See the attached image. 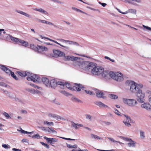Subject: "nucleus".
Here are the masks:
<instances>
[{
  "label": "nucleus",
  "instance_id": "obj_1",
  "mask_svg": "<svg viewBox=\"0 0 151 151\" xmlns=\"http://www.w3.org/2000/svg\"><path fill=\"white\" fill-rule=\"evenodd\" d=\"M129 83L130 84V90L132 92L136 94L138 97L137 100L140 102L142 103L144 102L143 99L145 97V94L142 92L140 88L143 87L142 84H137L133 81H127L126 83Z\"/></svg>",
  "mask_w": 151,
  "mask_h": 151
},
{
  "label": "nucleus",
  "instance_id": "obj_2",
  "mask_svg": "<svg viewBox=\"0 0 151 151\" xmlns=\"http://www.w3.org/2000/svg\"><path fill=\"white\" fill-rule=\"evenodd\" d=\"M85 68L87 70L91 69L92 73L95 75H100L104 71V68L102 67L96 66L95 63L92 62L89 63Z\"/></svg>",
  "mask_w": 151,
  "mask_h": 151
},
{
  "label": "nucleus",
  "instance_id": "obj_3",
  "mask_svg": "<svg viewBox=\"0 0 151 151\" xmlns=\"http://www.w3.org/2000/svg\"><path fill=\"white\" fill-rule=\"evenodd\" d=\"M110 77L117 81H123L124 79L123 74L118 72H110Z\"/></svg>",
  "mask_w": 151,
  "mask_h": 151
},
{
  "label": "nucleus",
  "instance_id": "obj_4",
  "mask_svg": "<svg viewBox=\"0 0 151 151\" xmlns=\"http://www.w3.org/2000/svg\"><path fill=\"white\" fill-rule=\"evenodd\" d=\"M65 84L67 88L72 91L77 90L80 91L81 89H82L83 88V86L80 84H76L75 86L72 87L69 83H65Z\"/></svg>",
  "mask_w": 151,
  "mask_h": 151
},
{
  "label": "nucleus",
  "instance_id": "obj_5",
  "mask_svg": "<svg viewBox=\"0 0 151 151\" xmlns=\"http://www.w3.org/2000/svg\"><path fill=\"white\" fill-rule=\"evenodd\" d=\"M0 68L6 73L10 75L11 74L12 77L16 80H18V78L16 76L13 72L9 68L4 65H0Z\"/></svg>",
  "mask_w": 151,
  "mask_h": 151
},
{
  "label": "nucleus",
  "instance_id": "obj_6",
  "mask_svg": "<svg viewBox=\"0 0 151 151\" xmlns=\"http://www.w3.org/2000/svg\"><path fill=\"white\" fill-rule=\"evenodd\" d=\"M53 54H48V56L50 57H62L65 56V54L63 52L58 50L54 49L53 50Z\"/></svg>",
  "mask_w": 151,
  "mask_h": 151
},
{
  "label": "nucleus",
  "instance_id": "obj_7",
  "mask_svg": "<svg viewBox=\"0 0 151 151\" xmlns=\"http://www.w3.org/2000/svg\"><path fill=\"white\" fill-rule=\"evenodd\" d=\"M123 102L124 103L127 104L131 106H134L137 103V101L134 99H123Z\"/></svg>",
  "mask_w": 151,
  "mask_h": 151
},
{
  "label": "nucleus",
  "instance_id": "obj_8",
  "mask_svg": "<svg viewBox=\"0 0 151 151\" xmlns=\"http://www.w3.org/2000/svg\"><path fill=\"white\" fill-rule=\"evenodd\" d=\"M27 79L29 81H32L34 82L37 81L39 77L37 75L32 73H28Z\"/></svg>",
  "mask_w": 151,
  "mask_h": 151
},
{
  "label": "nucleus",
  "instance_id": "obj_9",
  "mask_svg": "<svg viewBox=\"0 0 151 151\" xmlns=\"http://www.w3.org/2000/svg\"><path fill=\"white\" fill-rule=\"evenodd\" d=\"M127 119L126 121H123V122L126 126L130 127L131 126V124L129 122L131 123H134V122L131 119V118L128 116L125 115Z\"/></svg>",
  "mask_w": 151,
  "mask_h": 151
},
{
  "label": "nucleus",
  "instance_id": "obj_10",
  "mask_svg": "<svg viewBox=\"0 0 151 151\" xmlns=\"http://www.w3.org/2000/svg\"><path fill=\"white\" fill-rule=\"evenodd\" d=\"M65 60H71L72 61H76L78 59V58L74 56H64Z\"/></svg>",
  "mask_w": 151,
  "mask_h": 151
},
{
  "label": "nucleus",
  "instance_id": "obj_11",
  "mask_svg": "<svg viewBox=\"0 0 151 151\" xmlns=\"http://www.w3.org/2000/svg\"><path fill=\"white\" fill-rule=\"evenodd\" d=\"M141 107L148 111H151V105L148 103H145L142 104Z\"/></svg>",
  "mask_w": 151,
  "mask_h": 151
},
{
  "label": "nucleus",
  "instance_id": "obj_12",
  "mask_svg": "<svg viewBox=\"0 0 151 151\" xmlns=\"http://www.w3.org/2000/svg\"><path fill=\"white\" fill-rule=\"evenodd\" d=\"M37 52H42L43 51H47L48 50V48L45 47L43 46H39L38 45Z\"/></svg>",
  "mask_w": 151,
  "mask_h": 151
},
{
  "label": "nucleus",
  "instance_id": "obj_13",
  "mask_svg": "<svg viewBox=\"0 0 151 151\" xmlns=\"http://www.w3.org/2000/svg\"><path fill=\"white\" fill-rule=\"evenodd\" d=\"M44 138L46 139L47 141L50 143H52V142H55L58 141V139L56 138H48L47 137L45 136L44 137Z\"/></svg>",
  "mask_w": 151,
  "mask_h": 151
},
{
  "label": "nucleus",
  "instance_id": "obj_14",
  "mask_svg": "<svg viewBox=\"0 0 151 151\" xmlns=\"http://www.w3.org/2000/svg\"><path fill=\"white\" fill-rule=\"evenodd\" d=\"M57 86L56 81L55 79H52L50 81L49 86L48 87H50L52 88H55Z\"/></svg>",
  "mask_w": 151,
  "mask_h": 151
},
{
  "label": "nucleus",
  "instance_id": "obj_15",
  "mask_svg": "<svg viewBox=\"0 0 151 151\" xmlns=\"http://www.w3.org/2000/svg\"><path fill=\"white\" fill-rule=\"evenodd\" d=\"M41 37H42V39H43V38H45V39H46L48 40H49L50 41H51L52 42H53L55 43L56 44H57L60 45V46H61V47H63L66 49H69V47H67V46H63L62 45H61V44H60V43H58V42H57V41H55V40H52V39H51L49 38H48L47 37H42L41 36Z\"/></svg>",
  "mask_w": 151,
  "mask_h": 151
},
{
  "label": "nucleus",
  "instance_id": "obj_16",
  "mask_svg": "<svg viewBox=\"0 0 151 151\" xmlns=\"http://www.w3.org/2000/svg\"><path fill=\"white\" fill-rule=\"evenodd\" d=\"M101 73L102 76L105 78L106 79L109 78V77H110V72L109 73L108 71L104 70Z\"/></svg>",
  "mask_w": 151,
  "mask_h": 151
},
{
  "label": "nucleus",
  "instance_id": "obj_17",
  "mask_svg": "<svg viewBox=\"0 0 151 151\" xmlns=\"http://www.w3.org/2000/svg\"><path fill=\"white\" fill-rule=\"evenodd\" d=\"M28 73L27 71H17L16 72V73L22 77H24L26 76H27Z\"/></svg>",
  "mask_w": 151,
  "mask_h": 151
},
{
  "label": "nucleus",
  "instance_id": "obj_18",
  "mask_svg": "<svg viewBox=\"0 0 151 151\" xmlns=\"http://www.w3.org/2000/svg\"><path fill=\"white\" fill-rule=\"evenodd\" d=\"M96 95L98 97L104 98V94L102 91L97 90L96 91Z\"/></svg>",
  "mask_w": 151,
  "mask_h": 151
},
{
  "label": "nucleus",
  "instance_id": "obj_19",
  "mask_svg": "<svg viewBox=\"0 0 151 151\" xmlns=\"http://www.w3.org/2000/svg\"><path fill=\"white\" fill-rule=\"evenodd\" d=\"M42 80L44 84L47 86L48 87L49 86L50 81L48 78H42Z\"/></svg>",
  "mask_w": 151,
  "mask_h": 151
},
{
  "label": "nucleus",
  "instance_id": "obj_20",
  "mask_svg": "<svg viewBox=\"0 0 151 151\" xmlns=\"http://www.w3.org/2000/svg\"><path fill=\"white\" fill-rule=\"evenodd\" d=\"M95 104L99 106L100 107H108V106L105 105L103 103H102L100 101H96L95 102Z\"/></svg>",
  "mask_w": 151,
  "mask_h": 151
},
{
  "label": "nucleus",
  "instance_id": "obj_21",
  "mask_svg": "<svg viewBox=\"0 0 151 151\" xmlns=\"http://www.w3.org/2000/svg\"><path fill=\"white\" fill-rule=\"evenodd\" d=\"M119 12L122 14H126L129 12H130L131 13H132L134 14H136V11L135 9H129L128 10V12L126 11L125 12H121L119 10H118Z\"/></svg>",
  "mask_w": 151,
  "mask_h": 151
},
{
  "label": "nucleus",
  "instance_id": "obj_22",
  "mask_svg": "<svg viewBox=\"0 0 151 151\" xmlns=\"http://www.w3.org/2000/svg\"><path fill=\"white\" fill-rule=\"evenodd\" d=\"M20 43L22 44L23 46L25 47H27L29 45V43L27 42L21 40H20Z\"/></svg>",
  "mask_w": 151,
  "mask_h": 151
},
{
  "label": "nucleus",
  "instance_id": "obj_23",
  "mask_svg": "<svg viewBox=\"0 0 151 151\" xmlns=\"http://www.w3.org/2000/svg\"><path fill=\"white\" fill-rule=\"evenodd\" d=\"M59 40L60 41H61V42L65 41V42H69V43L70 44L75 45L76 44H77V43L76 42L71 41H70L68 40H63V39H59Z\"/></svg>",
  "mask_w": 151,
  "mask_h": 151
},
{
  "label": "nucleus",
  "instance_id": "obj_24",
  "mask_svg": "<svg viewBox=\"0 0 151 151\" xmlns=\"http://www.w3.org/2000/svg\"><path fill=\"white\" fill-rule=\"evenodd\" d=\"M48 116L50 117H52L56 119L60 118V117L59 116L53 114H49Z\"/></svg>",
  "mask_w": 151,
  "mask_h": 151
},
{
  "label": "nucleus",
  "instance_id": "obj_25",
  "mask_svg": "<svg viewBox=\"0 0 151 151\" xmlns=\"http://www.w3.org/2000/svg\"><path fill=\"white\" fill-rule=\"evenodd\" d=\"M11 40L15 42H20V39H19L18 38H17L14 37H11Z\"/></svg>",
  "mask_w": 151,
  "mask_h": 151
},
{
  "label": "nucleus",
  "instance_id": "obj_26",
  "mask_svg": "<svg viewBox=\"0 0 151 151\" xmlns=\"http://www.w3.org/2000/svg\"><path fill=\"white\" fill-rule=\"evenodd\" d=\"M72 125L73 127H75V129H78V126L80 127H82L83 126V125H82L81 124H76L74 122L72 124Z\"/></svg>",
  "mask_w": 151,
  "mask_h": 151
},
{
  "label": "nucleus",
  "instance_id": "obj_27",
  "mask_svg": "<svg viewBox=\"0 0 151 151\" xmlns=\"http://www.w3.org/2000/svg\"><path fill=\"white\" fill-rule=\"evenodd\" d=\"M35 10L39 11V12L42 13H43L44 14L47 15L48 14L47 12L46 11H45L43 9H38L37 8H36L35 9Z\"/></svg>",
  "mask_w": 151,
  "mask_h": 151
},
{
  "label": "nucleus",
  "instance_id": "obj_28",
  "mask_svg": "<svg viewBox=\"0 0 151 151\" xmlns=\"http://www.w3.org/2000/svg\"><path fill=\"white\" fill-rule=\"evenodd\" d=\"M39 21H40L41 22H42L44 23H46V24H51V25H53L54 27H57V26H56L55 25L53 24L51 22H49L46 21L45 20H40Z\"/></svg>",
  "mask_w": 151,
  "mask_h": 151
},
{
  "label": "nucleus",
  "instance_id": "obj_29",
  "mask_svg": "<svg viewBox=\"0 0 151 151\" xmlns=\"http://www.w3.org/2000/svg\"><path fill=\"white\" fill-rule=\"evenodd\" d=\"M38 45L37 46H36L35 45H34L31 44L30 45V48L34 50L37 51V50H38Z\"/></svg>",
  "mask_w": 151,
  "mask_h": 151
},
{
  "label": "nucleus",
  "instance_id": "obj_30",
  "mask_svg": "<svg viewBox=\"0 0 151 151\" xmlns=\"http://www.w3.org/2000/svg\"><path fill=\"white\" fill-rule=\"evenodd\" d=\"M131 142H129L128 143V145L129 147H135V142L132 140V141H130Z\"/></svg>",
  "mask_w": 151,
  "mask_h": 151
},
{
  "label": "nucleus",
  "instance_id": "obj_31",
  "mask_svg": "<svg viewBox=\"0 0 151 151\" xmlns=\"http://www.w3.org/2000/svg\"><path fill=\"white\" fill-rule=\"evenodd\" d=\"M109 97L110 98L113 99H116L118 98V96L117 95L114 94L109 95Z\"/></svg>",
  "mask_w": 151,
  "mask_h": 151
},
{
  "label": "nucleus",
  "instance_id": "obj_32",
  "mask_svg": "<svg viewBox=\"0 0 151 151\" xmlns=\"http://www.w3.org/2000/svg\"><path fill=\"white\" fill-rule=\"evenodd\" d=\"M44 124H47L49 125L53 126L54 123L52 122H48L47 121H45L44 122Z\"/></svg>",
  "mask_w": 151,
  "mask_h": 151
},
{
  "label": "nucleus",
  "instance_id": "obj_33",
  "mask_svg": "<svg viewBox=\"0 0 151 151\" xmlns=\"http://www.w3.org/2000/svg\"><path fill=\"white\" fill-rule=\"evenodd\" d=\"M3 114L5 116L7 119H9L10 118H11L9 115L5 112H3Z\"/></svg>",
  "mask_w": 151,
  "mask_h": 151
},
{
  "label": "nucleus",
  "instance_id": "obj_34",
  "mask_svg": "<svg viewBox=\"0 0 151 151\" xmlns=\"http://www.w3.org/2000/svg\"><path fill=\"white\" fill-rule=\"evenodd\" d=\"M91 137L92 138H94L95 139H101V138L99 137L97 135H96L94 134H91Z\"/></svg>",
  "mask_w": 151,
  "mask_h": 151
},
{
  "label": "nucleus",
  "instance_id": "obj_35",
  "mask_svg": "<svg viewBox=\"0 0 151 151\" xmlns=\"http://www.w3.org/2000/svg\"><path fill=\"white\" fill-rule=\"evenodd\" d=\"M57 86L58 85H60L61 86L64 87L65 85V84L64 83L61 81H58L56 82Z\"/></svg>",
  "mask_w": 151,
  "mask_h": 151
},
{
  "label": "nucleus",
  "instance_id": "obj_36",
  "mask_svg": "<svg viewBox=\"0 0 151 151\" xmlns=\"http://www.w3.org/2000/svg\"><path fill=\"white\" fill-rule=\"evenodd\" d=\"M140 132L141 138L144 139L145 137L144 132L141 131H140Z\"/></svg>",
  "mask_w": 151,
  "mask_h": 151
},
{
  "label": "nucleus",
  "instance_id": "obj_37",
  "mask_svg": "<svg viewBox=\"0 0 151 151\" xmlns=\"http://www.w3.org/2000/svg\"><path fill=\"white\" fill-rule=\"evenodd\" d=\"M32 137L33 138H37V139H39L40 138V136L38 134H37L34 135H33L32 136Z\"/></svg>",
  "mask_w": 151,
  "mask_h": 151
},
{
  "label": "nucleus",
  "instance_id": "obj_38",
  "mask_svg": "<svg viewBox=\"0 0 151 151\" xmlns=\"http://www.w3.org/2000/svg\"><path fill=\"white\" fill-rule=\"evenodd\" d=\"M19 13L20 14H23L27 17H30V15L29 14H27L26 13H25L22 11H20L19 12Z\"/></svg>",
  "mask_w": 151,
  "mask_h": 151
},
{
  "label": "nucleus",
  "instance_id": "obj_39",
  "mask_svg": "<svg viewBox=\"0 0 151 151\" xmlns=\"http://www.w3.org/2000/svg\"><path fill=\"white\" fill-rule=\"evenodd\" d=\"M2 146L3 147L6 149H8L10 148V146L9 145H7L6 144H3Z\"/></svg>",
  "mask_w": 151,
  "mask_h": 151
},
{
  "label": "nucleus",
  "instance_id": "obj_40",
  "mask_svg": "<svg viewBox=\"0 0 151 151\" xmlns=\"http://www.w3.org/2000/svg\"><path fill=\"white\" fill-rule=\"evenodd\" d=\"M40 142L41 144L45 147H46L47 148L49 149V145L48 144H45L43 142Z\"/></svg>",
  "mask_w": 151,
  "mask_h": 151
},
{
  "label": "nucleus",
  "instance_id": "obj_41",
  "mask_svg": "<svg viewBox=\"0 0 151 151\" xmlns=\"http://www.w3.org/2000/svg\"><path fill=\"white\" fill-rule=\"evenodd\" d=\"M26 90L32 93H34L35 92V91L34 90L31 89L30 88H27Z\"/></svg>",
  "mask_w": 151,
  "mask_h": 151
},
{
  "label": "nucleus",
  "instance_id": "obj_42",
  "mask_svg": "<svg viewBox=\"0 0 151 151\" xmlns=\"http://www.w3.org/2000/svg\"><path fill=\"white\" fill-rule=\"evenodd\" d=\"M48 129L50 131V132H51L52 133H57V132L55 131L53 128H48Z\"/></svg>",
  "mask_w": 151,
  "mask_h": 151
},
{
  "label": "nucleus",
  "instance_id": "obj_43",
  "mask_svg": "<svg viewBox=\"0 0 151 151\" xmlns=\"http://www.w3.org/2000/svg\"><path fill=\"white\" fill-rule=\"evenodd\" d=\"M85 91L87 93L91 95H94L95 94L94 93L89 90H85Z\"/></svg>",
  "mask_w": 151,
  "mask_h": 151
},
{
  "label": "nucleus",
  "instance_id": "obj_44",
  "mask_svg": "<svg viewBox=\"0 0 151 151\" xmlns=\"http://www.w3.org/2000/svg\"><path fill=\"white\" fill-rule=\"evenodd\" d=\"M114 112L117 115H120V112H119L118 111V110H117V109H114Z\"/></svg>",
  "mask_w": 151,
  "mask_h": 151
},
{
  "label": "nucleus",
  "instance_id": "obj_45",
  "mask_svg": "<svg viewBox=\"0 0 151 151\" xmlns=\"http://www.w3.org/2000/svg\"><path fill=\"white\" fill-rule=\"evenodd\" d=\"M42 129L45 131H47L49 132H50V131L48 129V128L47 129V128H46L45 127H42Z\"/></svg>",
  "mask_w": 151,
  "mask_h": 151
},
{
  "label": "nucleus",
  "instance_id": "obj_46",
  "mask_svg": "<svg viewBox=\"0 0 151 151\" xmlns=\"http://www.w3.org/2000/svg\"><path fill=\"white\" fill-rule=\"evenodd\" d=\"M61 92L64 95L67 96L69 95V94L68 93L65 91H62Z\"/></svg>",
  "mask_w": 151,
  "mask_h": 151
},
{
  "label": "nucleus",
  "instance_id": "obj_47",
  "mask_svg": "<svg viewBox=\"0 0 151 151\" xmlns=\"http://www.w3.org/2000/svg\"><path fill=\"white\" fill-rule=\"evenodd\" d=\"M22 132L24 134H31L33 132H29L27 131L22 130Z\"/></svg>",
  "mask_w": 151,
  "mask_h": 151
},
{
  "label": "nucleus",
  "instance_id": "obj_48",
  "mask_svg": "<svg viewBox=\"0 0 151 151\" xmlns=\"http://www.w3.org/2000/svg\"><path fill=\"white\" fill-rule=\"evenodd\" d=\"M60 137L62 138V139H66V140H75L74 139H70V138H65V137Z\"/></svg>",
  "mask_w": 151,
  "mask_h": 151
},
{
  "label": "nucleus",
  "instance_id": "obj_49",
  "mask_svg": "<svg viewBox=\"0 0 151 151\" xmlns=\"http://www.w3.org/2000/svg\"><path fill=\"white\" fill-rule=\"evenodd\" d=\"M86 118L87 119H90V120H91V116L89 115H88V114H86Z\"/></svg>",
  "mask_w": 151,
  "mask_h": 151
},
{
  "label": "nucleus",
  "instance_id": "obj_50",
  "mask_svg": "<svg viewBox=\"0 0 151 151\" xmlns=\"http://www.w3.org/2000/svg\"><path fill=\"white\" fill-rule=\"evenodd\" d=\"M30 85L31 86L34 87L35 88H39V87H38L36 85H35V84H30Z\"/></svg>",
  "mask_w": 151,
  "mask_h": 151
},
{
  "label": "nucleus",
  "instance_id": "obj_51",
  "mask_svg": "<svg viewBox=\"0 0 151 151\" xmlns=\"http://www.w3.org/2000/svg\"><path fill=\"white\" fill-rule=\"evenodd\" d=\"M99 4H101L102 6L103 7H105L106 5V4L105 3H102L101 2H99Z\"/></svg>",
  "mask_w": 151,
  "mask_h": 151
},
{
  "label": "nucleus",
  "instance_id": "obj_52",
  "mask_svg": "<svg viewBox=\"0 0 151 151\" xmlns=\"http://www.w3.org/2000/svg\"><path fill=\"white\" fill-rule=\"evenodd\" d=\"M99 150L101 151H114V150Z\"/></svg>",
  "mask_w": 151,
  "mask_h": 151
},
{
  "label": "nucleus",
  "instance_id": "obj_53",
  "mask_svg": "<svg viewBox=\"0 0 151 151\" xmlns=\"http://www.w3.org/2000/svg\"><path fill=\"white\" fill-rule=\"evenodd\" d=\"M12 150L14 151H21V150L18 149L16 148H13L12 149Z\"/></svg>",
  "mask_w": 151,
  "mask_h": 151
},
{
  "label": "nucleus",
  "instance_id": "obj_54",
  "mask_svg": "<svg viewBox=\"0 0 151 151\" xmlns=\"http://www.w3.org/2000/svg\"><path fill=\"white\" fill-rule=\"evenodd\" d=\"M107 125H109L111 124V123L109 122H104Z\"/></svg>",
  "mask_w": 151,
  "mask_h": 151
},
{
  "label": "nucleus",
  "instance_id": "obj_55",
  "mask_svg": "<svg viewBox=\"0 0 151 151\" xmlns=\"http://www.w3.org/2000/svg\"><path fill=\"white\" fill-rule=\"evenodd\" d=\"M109 139L111 141H112L113 142H118V141H115L112 138H109Z\"/></svg>",
  "mask_w": 151,
  "mask_h": 151
},
{
  "label": "nucleus",
  "instance_id": "obj_56",
  "mask_svg": "<svg viewBox=\"0 0 151 151\" xmlns=\"http://www.w3.org/2000/svg\"><path fill=\"white\" fill-rule=\"evenodd\" d=\"M148 98L149 101L151 102V95H150L149 96Z\"/></svg>",
  "mask_w": 151,
  "mask_h": 151
},
{
  "label": "nucleus",
  "instance_id": "obj_57",
  "mask_svg": "<svg viewBox=\"0 0 151 151\" xmlns=\"http://www.w3.org/2000/svg\"><path fill=\"white\" fill-rule=\"evenodd\" d=\"M21 112L22 113H25L26 114L27 113V112L26 110H22L21 111Z\"/></svg>",
  "mask_w": 151,
  "mask_h": 151
},
{
  "label": "nucleus",
  "instance_id": "obj_58",
  "mask_svg": "<svg viewBox=\"0 0 151 151\" xmlns=\"http://www.w3.org/2000/svg\"><path fill=\"white\" fill-rule=\"evenodd\" d=\"M125 140L128 141L129 142H130L131 141H132V140L131 139H129V138H126Z\"/></svg>",
  "mask_w": 151,
  "mask_h": 151
},
{
  "label": "nucleus",
  "instance_id": "obj_59",
  "mask_svg": "<svg viewBox=\"0 0 151 151\" xmlns=\"http://www.w3.org/2000/svg\"><path fill=\"white\" fill-rule=\"evenodd\" d=\"M73 99L74 100V101H78V102H79L80 101L79 100H78V99L75 98H73Z\"/></svg>",
  "mask_w": 151,
  "mask_h": 151
},
{
  "label": "nucleus",
  "instance_id": "obj_60",
  "mask_svg": "<svg viewBox=\"0 0 151 151\" xmlns=\"http://www.w3.org/2000/svg\"><path fill=\"white\" fill-rule=\"evenodd\" d=\"M67 146L68 147H69V148H72L73 147H72V146L71 145H67Z\"/></svg>",
  "mask_w": 151,
  "mask_h": 151
},
{
  "label": "nucleus",
  "instance_id": "obj_61",
  "mask_svg": "<svg viewBox=\"0 0 151 151\" xmlns=\"http://www.w3.org/2000/svg\"><path fill=\"white\" fill-rule=\"evenodd\" d=\"M132 1H135L137 2H140V0H132Z\"/></svg>",
  "mask_w": 151,
  "mask_h": 151
},
{
  "label": "nucleus",
  "instance_id": "obj_62",
  "mask_svg": "<svg viewBox=\"0 0 151 151\" xmlns=\"http://www.w3.org/2000/svg\"><path fill=\"white\" fill-rule=\"evenodd\" d=\"M54 1L56 2H57V3H62L59 1H58V0H54Z\"/></svg>",
  "mask_w": 151,
  "mask_h": 151
},
{
  "label": "nucleus",
  "instance_id": "obj_63",
  "mask_svg": "<svg viewBox=\"0 0 151 151\" xmlns=\"http://www.w3.org/2000/svg\"><path fill=\"white\" fill-rule=\"evenodd\" d=\"M104 58L105 59H108V60H110V58L109 57H108L107 56H105Z\"/></svg>",
  "mask_w": 151,
  "mask_h": 151
},
{
  "label": "nucleus",
  "instance_id": "obj_64",
  "mask_svg": "<svg viewBox=\"0 0 151 151\" xmlns=\"http://www.w3.org/2000/svg\"><path fill=\"white\" fill-rule=\"evenodd\" d=\"M78 151H88V150L87 149H85L83 150L80 149V150H78Z\"/></svg>",
  "mask_w": 151,
  "mask_h": 151
}]
</instances>
